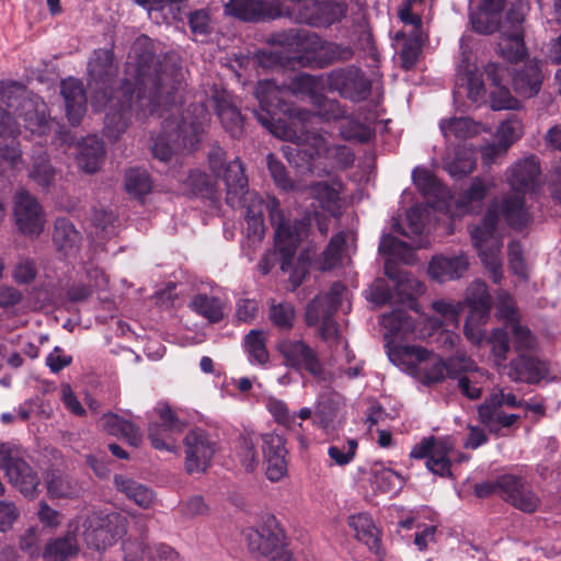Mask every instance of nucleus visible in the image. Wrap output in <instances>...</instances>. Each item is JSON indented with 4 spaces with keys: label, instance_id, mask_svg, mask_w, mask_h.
<instances>
[{
    "label": "nucleus",
    "instance_id": "nucleus-55",
    "mask_svg": "<svg viewBox=\"0 0 561 561\" xmlns=\"http://www.w3.org/2000/svg\"><path fill=\"white\" fill-rule=\"evenodd\" d=\"M295 20L298 23L319 26V1L317 0H299L293 7Z\"/></svg>",
    "mask_w": 561,
    "mask_h": 561
},
{
    "label": "nucleus",
    "instance_id": "nucleus-6",
    "mask_svg": "<svg viewBox=\"0 0 561 561\" xmlns=\"http://www.w3.org/2000/svg\"><path fill=\"white\" fill-rule=\"evenodd\" d=\"M94 105L103 107L105 111L103 134L111 140H116L126 131L135 114L139 118L149 117L158 114L162 115L169 106H160L157 112L145 114L140 112L137 102V91L133 89L131 81L124 79L118 90L106 100H94Z\"/></svg>",
    "mask_w": 561,
    "mask_h": 561
},
{
    "label": "nucleus",
    "instance_id": "nucleus-43",
    "mask_svg": "<svg viewBox=\"0 0 561 561\" xmlns=\"http://www.w3.org/2000/svg\"><path fill=\"white\" fill-rule=\"evenodd\" d=\"M266 334L262 330H251L244 336V347L252 364L266 366L270 360V353L266 347Z\"/></svg>",
    "mask_w": 561,
    "mask_h": 561
},
{
    "label": "nucleus",
    "instance_id": "nucleus-54",
    "mask_svg": "<svg viewBox=\"0 0 561 561\" xmlns=\"http://www.w3.org/2000/svg\"><path fill=\"white\" fill-rule=\"evenodd\" d=\"M381 324L392 334H407L413 329L412 318L403 309H397L390 313L383 314Z\"/></svg>",
    "mask_w": 561,
    "mask_h": 561
},
{
    "label": "nucleus",
    "instance_id": "nucleus-61",
    "mask_svg": "<svg viewBox=\"0 0 561 561\" xmlns=\"http://www.w3.org/2000/svg\"><path fill=\"white\" fill-rule=\"evenodd\" d=\"M346 4L337 1L319 2V26H329L340 20L346 14Z\"/></svg>",
    "mask_w": 561,
    "mask_h": 561
},
{
    "label": "nucleus",
    "instance_id": "nucleus-40",
    "mask_svg": "<svg viewBox=\"0 0 561 561\" xmlns=\"http://www.w3.org/2000/svg\"><path fill=\"white\" fill-rule=\"evenodd\" d=\"M114 483L118 491L124 493L129 500L134 501L140 507L148 508L152 504L153 493L146 485L122 474H116L114 477Z\"/></svg>",
    "mask_w": 561,
    "mask_h": 561
},
{
    "label": "nucleus",
    "instance_id": "nucleus-3",
    "mask_svg": "<svg viewBox=\"0 0 561 561\" xmlns=\"http://www.w3.org/2000/svg\"><path fill=\"white\" fill-rule=\"evenodd\" d=\"M127 72L134 76L133 89L137 91L140 112L154 113L160 106H173L175 94L182 85V73L163 66L156 56L153 42L146 35L133 44Z\"/></svg>",
    "mask_w": 561,
    "mask_h": 561
},
{
    "label": "nucleus",
    "instance_id": "nucleus-12",
    "mask_svg": "<svg viewBox=\"0 0 561 561\" xmlns=\"http://www.w3.org/2000/svg\"><path fill=\"white\" fill-rule=\"evenodd\" d=\"M0 467L4 470L9 482L24 496L37 495L41 482L37 472L11 444L0 443Z\"/></svg>",
    "mask_w": 561,
    "mask_h": 561
},
{
    "label": "nucleus",
    "instance_id": "nucleus-37",
    "mask_svg": "<svg viewBox=\"0 0 561 561\" xmlns=\"http://www.w3.org/2000/svg\"><path fill=\"white\" fill-rule=\"evenodd\" d=\"M500 401L496 403L484 402L479 407L480 421L490 432L497 433L502 427L512 426L518 419V414H507L501 410Z\"/></svg>",
    "mask_w": 561,
    "mask_h": 561
},
{
    "label": "nucleus",
    "instance_id": "nucleus-31",
    "mask_svg": "<svg viewBox=\"0 0 561 561\" xmlns=\"http://www.w3.org/2000/svg\"><path fill=\"white\" fill-rule=\"evenodd\" d=\"M468 265V260L463 255L435 256L428 265V274L437 282L444 283L461 277Z\"/></svg>",
    "mask_w": 561,
    "mask_h": 561
},
{
    "label": "nucleus",
    "instance_id": "nucleus-44",
    "mask_svg": "<svg viewBox=\"0 0 561 561\" xmlns=\"http://www.w3.org/2000/svg\"><path fill=\"white\" fill-rule=\"evenodd\" d=\"M501 34L502 39L499 43L501 55L512 62L520 60L526 54L523 32H508L503 28Z\"/></svg>",
    "mask_w": 561,
    "mask_h": 561
},
{
    "label": "nucleus",
    "instance_id": "nucleus-47",
    "mask_svg": "<svg viewBox=\"0 0 561 561\" xmlns=\"http://www.w3.org/2000/svg\"><path fill=\"white\" fill-rule=\"evenodd\" d=\"M296 312L295 308L290 302L283 301L276 304L274 300L271 301L268 308V318L273 325L279 330L289 331L294 327Z\"/></svg>",
    "mask_w": 561,
    "mask_h": 561
},
{
    "label": "nucleus",
    "instance_id": "nucleus-8",
    "mask_svg": "<svg viewBox=\"0 0 561 561\" xmlns=\"http://www.w3.org/2000/svg\"><path fill=\"white\" fill-rule=\"evenodd\" d=\"M345 286L341 282L332 284L330 289L316 296L306 308L305 321L307 327H314L320 323V337L330 346L337 344L341 335L334 314L341 306Z\"/></svg>",
    "mask_w": 561,
    "mask_h": 561
},
{
    "label": "nucleus",
    "instance_id": "nucleus-49",
    "mask_svg": "<svg viewBox=\"0 0 561 561\" xmlns=\"http://www.w3.org/2000/svg\"><path fill=\"white\" fill-rule=\"evenodd\" d=\"M56 171L46 156H38L34 159L30 178L39 186L48 191L55 184Z\"/></svg>",
    "mask_w": 561,
    "mask_h": 561
},
{
    "label": "nucleus",
    "instance_id": "nucleus-5",
    "mask_svg": "<svg viewBox=\"0 0 561 561\" xmlns=\"http://www.w3.org/2000/svg\"><path fill=\"white\" fill-rule=\"evenodd\" d=\"M45 104L38 98L26 96L25 88L18 82H0V136L20 133V119L32 131L41 130L47 123Z\"/></svg>",
    "mask_w": 561,
    "mask_h": 561
},
{
    "label": "nucleus",
    "instance_id": "nucleus-28",
    "mask_svg": "<svg viewBox=\"0 0 561 561\" xmlns=\"http://www.w3.org/2000/svg\"><path fill=\"white\" fill-rule=\"evenodd\" d=\"M67 118L71 125H79L87 111V95L81 81L68 78L60 83Z\"/></svg>",
    "mask_w": 561,
    "mask_h": 561
},
{
    "label": "nucleus",
    "instance_id": "nucleus-9",
    "mask_svg": "<svg viewBox=\"0 0 561 561\" xmlns=\"http://www.w3.org/2000/svg\"><path fill=\"white\" fill-rule=\"evenodd\" d=\"M316 33L300 30L289 28L274 33L271 36V43L277 45L270 51H262L260 62L264 67L285 66L289 59H297L300 64L306 65V57L311 56L313 37Z\"/></svg>",
    "mask_w": 561,
    "mask_h": 561
},
{
    "label": "nucleus",
    "instance_id": "nucleus-60",
    "mask_svg": "<svg viewBox=\"0 0 561 561\" xmlns=\"http://www.w3.org/2000/svg\"><path fill=\"white\" fill-rule=\"evenodd\" d=\"M488 192L486 185L476 178L471 185L466 190L459 198V206L466 211L473 210L474 204L479 205L485 197Z\"/></svg>",
    "mask_w": 561,
    "mask_h": 561
},
{
    "label": "nucleus",
    "instance_id": "nucleus-2",
    "mask_svg": "<svg viewBox=\"0 0 561 561\" xmlns=\"http://www.w3.org/2000/svg\"><path fill=\"white\" fill-rule=\"evenodd\" d=\"M254 93L260 110H253V115L275 136L290 142L282 147L288 163L300 174L313 172V160L328 150V140L320 131L306 127V123L313 117L311 112L289 107L272 80L260 81Z\"/></svg>",
    "mask_w": 561,
    "mask_h": 561
},
{
    "label": "nucleus",
    "instance_id": "nucleus-1",
    "mask_svg": "<svg viewBox=\"0 0 561 561\" xmlns=\"http://www.w3.org/2000/svg\"><path fill=\"white\" fill-rule=\"evenodd\" d=\"M227 172L225 176L227 204L232 208L244 209L248 229L259 237L264 233V210H268V217L275 230V248L282 256L280 268L289 273L290 283L294 287H298L308 273L309 259L300 254L294 263V257L301 238L310 227V218L304 217L291 224L282 214L276 199L265 204L257 193L250 192L242 164L236 162L228 167Z\"/></svg>",
    "mask_w": 561,
    "mask_h": 561
},
{
    "label": "nucleus",
    "instance_id": "nucleus-20",
    "mask_svg": "<svg viewBox=\"0 0 561 561\" xmlns=\"http://www.w3.org/2000/svg\"><path fill=\"white\" fill-rule=\"evenodd\" d=\"M14 217L19 230L27 236H38L44 228V216L38 201L26 191L14 196Z\"/></svg>",
    "mask_w": 561,
    "mask_h": 561
},
{
    "label": "nucleus",
    "instance_id": "nucleus-48",
    "mask_svg": "<svg viewBox=\"0 0 561 561\" xmlns=\"http://www.w3.org/2000/svg\"><path fill=\"white\" fill-rule=\"evenodd\" d=\"M345 241L343 232H339L330 239L319 261L321 271H331L340 264Z\"/></svg>",
    "mask_w": 561,
    "mask_h": 561
},
{
    "label": "nucleus",
    "instance_id": "nucleus-29",
    "mask_svg": "<svg viewBox=\"0 0 561 561\" xmlns=\"http://www.w3.org/2000/svg\"><path fill=\"white\" fill-rule=\"evenodd\" d=\"M543 80V75L537 60H529L514 69V91L524 96L531 98L538 94Z\"/></svg>",
    "mask_w": 561,
    "mask_h": 561
},
{
    "label": "nucleus",
    "instance_id": "nucleus-19",
    "mask_svg": "<svg viewBox=\"0 0 561 561\" xmlns=\"http://www.w3.org/2000/svg\"><path fill=\"white\" fill-rule=\"evenodd\" d=\"M160 417V423H150L148 437L156 449L173 451L175 450V436L181 434L186 427V423L181 421L169 405H160L156 409Z\"/></svg>",
    "mask_w": 561,
    "mask_h": 561
},
{
    "label": "nucleus",
    "instance_id": "nucleus-46",
    "mask_svg": "<svg viewBox=\"0 0 561 561\" xmlns=\"http://www.w3.org/2000/svg\"><path fill=\"white\" fill-rule=\"evenodd\" d=\"M308 195L318 201L319 207L331 214L335 211L339 202V193L327 182H316L308 187Z\"/></svg>",
    "mask_w": 561,
    "mask_h": 561
},
{
    "label": "nucleus",
    "instance_id": "nucleus-53",
    "mask_svg": "<svg viewBox=\"0 0 561 561\" xmlns=\"http://www.w3.org/2000/svg\"><path fill=\"white\" fill-rule=\"evenodd\" d=\"M186 184L192 193L197 196L213 198L216 194V183L202 171H191Z\"/></svg>",
    "mask_w": 561,
    "mask_h": 561
},
{
    "label": "nucleus",
    "instance_id": "nucleus-4",
    "mask_svg": "<svg viewBox=\"0 0 561 561\" xmlns=\"http://www.w3.org/2000/svg\"><path fill=\"white\" fill-rule=\"evenodd\" d=\"M175 112L178 108L172 112V117L164 119L151 148L153 157L163 162L182 149L197 148L208 121V113L202 104H191L179 116Z\"/></svg>",
    "mask_w": 561,
    "mask_h": 561
},
{
    "label": "nucleus",
    "instance_id": "nucleus-36",
    "mask_svg": "<svg viewBox=\"0 0 561 561\" xmlns=\"http://www.w3.org/2000/svg\"><path fill=\"white\" fill-rule=\"evenodd\" d=\"M215 107L224 128L233 138L243 133V117L240 111L224 95L215 98Z\"/></svg>",
    "mask_w": 561,
    "mask_h": 561
},
{
    "label": "nucleus",
    "instance_id": "nucleus-41",
    "mask_svg": "<svg viewBox=\"0 0 561 561\" xmlns=\"http://www.w3.org/2000/svg\"><path fill=\"white\" fill-rule=\"evenodd\" d=\"M439 129L446 140L466 139L476 136L480 126L469 117H451L442 119Z\"/></svg>",
    "mask_w": 561,
    "mask_h": 561
},
{
    "label": "nucleus",
    "instance_id": "nucleus-17",
    "mask_svg": "<svg viewBox=\"0 0 561 561\" xmlns=\"http://www.w3.org/2000/svg\"><path fill=\"white\" fill-rule=\"evenodd\" d=\"M493 208L496 220L494 227V236L492 239L499 241H502V233L500 229L502 217L505 219L506 224L515 230H522L531 220V216L525 206L524 195L516 192L507 194L502 202H492L489 205L482 221L486 218V216Z\"/></svg>",
    "mask_w": 561,
    "mask_h": 561
},
{
    "label": "nucleus",
    "instance_id": "nucleus-59",
    "mask_svg": "<svg viewBox=\"0 0 561 561\" xmlns=\"http://www.w3.org/2000/svg\"><path fill=\"white\" fill-rule=\"evenodd\" d=\"M266 408L277 423L286 426L287 428L295 430L296 426L302 428V424L296 423L295 415L290 414L287 404L284 401L276 398H268Z\"/></svg>",
    "mask_w": 561,
    "mask_h": 561
},
{
    "label": "nucleus",
    "instance_id": "nucleus-64",
    "mask_svg": "<svg viewBox=\"0 0 561 561\" xmlns=\"http://www.w3.org/2000/svg\"><path fill=\"white\" fill-rule=\"evenodd\" d=\"M506 330L513 335L515 350L519 354L535 347V336L531 334L530 330L523 327L519 321L506 327Z\"/></svg>",
    "mask_w": 561,
    "mask_h": 561
},
{
    "label": "nucleus",
    "instance_id": "nucleus-16",
    "mask_svg": "<svg viewBox=\"0 0 561 561\" xmlns=\"http://www.w3.org/2000/svg\"><path fill=\"white\" fill-rule=\"evenodd\" d=\"M329 88L352 102L366 100L371 91V81L365 72L354 66L333 69L328 75Z\"/></svg>",
    "mask_w": 561,
    "mask_h": 561
},
{
    "label": "nucleus",
    "instance_id": "nucleus-52",
    "mask_svg": "<svg viewBox=\"0 0 561 561\" xmlns=\"http://www.w3.org/2000/svg\"><path fill=\"white\" fill-rule=\"evenodd\" d=\"M450 449L451 445L447 439L438 443L436 449L426 461L428 470L440 477L449 474L450 461L448 459V453Z\"/></svg>",
    "mask_w": 561,
    "mask_h": 561
},
{
    "label": "nucleus",
    "instance_id": "nucleus-56",
    "mask_svg": "<svg viewBox=\"0 0 561 561\" xmlns=\"http://www.w3.org/2000/svg\"><path fill=\"white\" fill-rule=\"evenodd\" d=\"M340 134L345 140H355L362 144L368 142L374 136L371 128L353 118H346L341 123Z\"/></svg>",
    "mask_w": 561,
    "mask_h": 561
},
{
    "label": "nucleus",
    "instance_id": "nucleus-13",
    "mask_svg": "<svg viewBox=\"0 0 561 561\" xmlns=\"http://www.w3.org/2000/svg\"><path fill=\"white\" fill-rule=\"evenodd\" d=\"M276 351L283 364L294 370H305L312 377L324 380L325 369L316 348L302 339L283 337L277 341Z\"/></svg>",
    "mask_w": 561,
    "mask_h": 561
},
{
    "label": "nucleus",
    "instance_id": "nucleus-50",
    "mask_svg": "<svg viewBox=\"0 0 561 561\" xmlns=\"http://www.w3.org/2000/svg\"><path fill=\"white\" fill-rule=\"evenodd\" d=\"M312 102L317 106L318 112L317 114L311 113L313 117L309 121V123H311L312 119H314L317 116L327 122L336 121L344 117L345 112L341 103L336 100L328 99L322 94H316L313 95ZM306 124H308V122Z\"/></svg>",
    "mask_w": 561,
    "mask_h": 561
},
{
    "label": "nucleus",
    "instance_id": "nucleus-7",
    "mask_svg": "<svg viewBox=\"0 0 561 561\" xmlns=\"http://www.w3.org/2000/svg\"><path fill=\"white\" fill-rule=\"evenodd\" d=\"M379 252L387 255L385 274L394 282L396 290L401 298L412 299L425 293V285L411 273L399 267L397 261L410 263L412 249L391 234H383L379 243Z\"/></svg>",
    "mask_w": 561,
    "mask_h": 561
},
{
    "label": "nucleus",
    "instance_id": "nucleus-51",
    "mask_svg": "<svg viewBox=\"0 0 561 561\" xmlns=\"http://www.w3.org/2000/svg\"><path fill=\"white\" fill-rule=\"evenodd\" d=\"M371 482L381 492H388L393 489H400L403 479L400 473L390 468L375 466L371 469Z\"/></svg>",
    "mask_w": 561,
    "mask_h": 561
},
{
    "label": "nucleus",
    "instance_id": "nucleus-35",
    "mask_svg": "<svg viewBox=\"0 0 561 561\" xmlns=\"http://www.w3.org/2000/svg\"><path fill=\"white\" fill-rule=\"evenodd\" d=\"M77 524H70L66 536L49 541L43 553L44 561H65L78 550Z\"/></svg>",
    "mask_w": 561,
    "mask_h": 561
},
{
    "label": "nucleus",
    "instance_id": "nucleus-21",
    "mask_svg": "<svg viewBox=\"0 0 561 561\" xmlns=\"http://www.w3.org/2000/svg\"><path fill=\"white\" fill-rule=\"evenodd\" d=\"M261 439L266 477L270 481L277 482L287 473L285 438L275 432H271L263 434Z\"/></svg>",
    "mask_w": 561,
    "mask_h": 561
},
{
    "label": "nucleus",
    "instance_id": "nucleus-26",
    "mask_svg": "<svg viewBox=\"0 0 561 561\" xmlns=\"http://www.w3.org/2000/svg\"><path fill=\"white\" fill-rule=\"evenodd\" d=\"M354 57V49L348 45L324 42L316 34L311 56L306 57V65L324 68L333 62L348 61Z\"/></svg>",
    "mask_w": 561,
    "mask_h": 561
},
{
    "label": "nucleus",
    "instance_id": "nucleus-23",
    "mask_svg": "<svg viewBox=\"0 0 561 561\" xmlns=\"http://www.w3.org/2000/svg\"><path fill=\"white\" fill-rule=\"evenodd\" d=\"M505 0H481L477 10L469 13L472 28L481 34L501 33L506 27L502 24Z\"/></svg>",
    "mask_w": 561,
    "mask_h": 561
},
{
    "label": "nucleus",
    "instance_id": "nucleus-27",
    "mask_svg": "<svg viewBox=\"0 0 561 561\" xmlns=\"http://www.w3.org/2000/svg\"><path fill=\"white\" fill-rule=\"evenodd\" d=\"M540 165L536 157L531 156L515 163L507 176L513 191L523 194L534 191L540 183Z\"/></svg>",
    "mask_w": 561,
    "mask_h": 561
},
{
    "label": "nucleus",
    "instance_id": "nucleus-34",
    "mask_svg": "<svg viewBox=\"0 0 561 561\" xmlns=\"http://www.w3.org/2000/svg\"><path fill=\"white\" fill-rule=\"evenodd\" d=\"M466 302L468 304L471 320H488L492 307V298L485 283L473 282L467 289Z\"/></svg>",
    "mask_w": 561,
    "mask_h": 561
},
{
    "label": "nucleus",
    "instance_id": "nucleus-58",
    "mask_svg": "<svg viewBox=\"0 0 561 561\" xmlns=\"http://www.w3.org/2000/svg\"><path fill=\"white\" fill-rule=\"evenodd\" d=\"M208 164L214 175L221 178L225 181V176L228 167L238 162L242 164L239 158L233 159L230 162L226 161V151L218 145H213L208 151Z\"/></svg>",
    "mask_w": 561,
    "mask_h": 561
},
{
    "label": "nucleus",
    "instance_id": "nucleus-25",
    "mask_svg": "<svg viewBox=\"0 0 561 561\" xmlns=\"http://www.w3.org/2000/svg\"><path fill=\"white\" fill-rule=\"evenodd\" d=\"M506 375L512 381L538 383L548 375L547 364L530 355L519 354L510 364L504 365Z\"/></svg>",
    "mask_w": 561,
    "mask_h": 561
},
{
    "label": "nucleus",
    "instance_id": "nucleus-18",
    "mask_svg": "<svg viewBox=\"0 0 561 561\" xmlns=\"http://www.w3.org/2000/svg\"><path fill=\"white\" fill-rule=\"evenodd\" d=\"M185 468L188 473L204 472L216 453V444L201 428L190 431L184 438Z\"/></svg>",
    "mask_w": 561,
    "mask_h": 561
},
{
    "label": "nucleus",
    "instance_id": "nucleus-22",
    "mask_svg": "<svg viewBox=\"0 0 561 561\" xmlns=\"http://www.w3.org/2000/svg\"><path fill=\"white\" fill-rule=\"evenodd\" d=\"M224 12L243 22L274 20L280 15L277 8L264 0H229Z\"/></svg>",
    "mask_w": 561,
    "mask_h": 561
},
{
    "label": "nucleus",
    "instance_id": "nucleus-14",
    "mask_svg": "<svg viewBox=\"0 0 561 561\" xmlns=\"http://www.w3.org/2000/svg\"><path fill=\"white\" fill-rule=\"evenodd\" d=\"M495 220L496 217L493 208L481 224L470 229V236L482 263L490 273L491 279L493 283L499 284L503 277L502 264L499 259L502 241L492 239L494 236Z\"/></svg>",
    "mask_w": 561,
    "mask_h": 561
},
{
    "label": "nucleus",
    "instance_id": "nucleus-63",
    "mask_svg": "<svg viewBox=\"0 0 561 561\" xmlns=\"http://www.w3.org/2000/svg\"><path fill=\"white\" fill-rule=\"evenodd\" d=\"M490 104L493 111L518 110L520 107V102L503 84L494 87L491 91Z\"/></svg>",
    "mask_w": 561,
    "mask_h": 561
},
{
    "label": "nucleus",
    "instance_id": "nucleus-15",
    "mask_svg": "<svg viewBox=\"0 0 561 561\" xmlns=\"http://www.w3.org/2000/svg\"><path fill=\"white\" fill-rule=\"evenodd\" d=\"M118 66L114 60L112 49L100 48L93 51L88 64V85L94 100H106L108 95L115 94Z\"/></svg>",
    "mask_w": 561,
    "mask_h": 561
},
{
    "label": "nucleus",
    "instance_id": "nucleus-62",
    "mask_svg": "<svg viewBox=\"0 0 561 561\" xmlns=\"http://www.w3.org/2000/svg\"><path fill=\"white\" fill-rule=\"evenodd\" d=\"M523 134V125L515 115L504 121L497 131L496 137L502 145L510 148Z\"/></svg>",
    "mask_w": 561,
    "mask_h": 561
},
{
    "label": "nucleus",
    "instance_id": "nucleus-30",
    "mask_svg": "<svg viewBox=\"0 0 561 561\" xmlns=\"http://www.w3.org/2000/svg\"><path fill=\"white\" fill-rule=\"evenodd\" d=\"M103 142L96 136H88L77 144L76 160L81 170L95 173L104 158Z\"/></svg>",
    "mask_w": 561,
    "mask_h": 561
},
{
    "label": "nucleus",
    "instance_id": "nucleus-57",
    "mask_svg": "<svg viewBox=\"0 0 561 561\" xmlns=\"http://www.w3.org/2000/svg\"><path fill=\"white\" fill-rule=\"evenodd\" d=\"M422 50V36L419 33H413L403 43L400 51V59L404 69H411L417 61Z\"/></svg>",
    "mask_w": 561,
    "mask_h": 561
},
{
    "label": "nucleus",
    "instance_id": "nucleus-45",
    "mask_svg": "<svg viewBox=\"0 0 561 561\" xmlns=\"http://www.w3.org/2000/svg\"><path fill=\"white\" fill-rule=\"evenodd\" d=\"M125 188L135 198H141L152 190V181L144 169L133 168L125 173Z\"/></svg>",
    "mask_w": 561,
    "mask_h": 561
},
{
    "label": "nucleus",
    "instance_id": "nucleus-32",
    "mask_svg": "<svg viewBox=\"0 0 561 561\" xmlns=\"http://www.w3.org/2000/svg\"><path fill=\"white\" fill-rule=\"evenodd\" d=\"M348 525L355 531L357 540L362 541L378 557L383 556L380 542V531L368 514L360 513L348 517Z\"/></svg>",
    "mask_w": 561,
    "mask_h": 561
},
{
    "label": "nucleus",
    "instance_id": "nucleus-33",
    "mask_svg": "<svg viewBox=\"0 0 561 561\" xmlns=\"http://www.w3.org/2000/svg\"><path fill=\"white\" fill-rule=\"evenodd\" d=\"M100 426L108 435L123 437L134 447L141 443V434L138 427L115 413L103 414Z\"/></svg>",
    "mask_w": 561,
    "mask_h": 561
},
{
    "label": "nucleus",
    "instance_id": "nucleus-10",
    "mask_svg": "<svg viewBox=\"0 0 561 561\" xmlns=\"http://www.w3.org/2000/svg\"><path fill=\"white\" fill-rule=\"evenodd\" d=\"M248 548L255 558L263 561H294L285 546V536L275 517L271 516L257 528H249L245 534Z\"/></svg>",
    "mask_w": 561,
    "mask_h": 561
},
{
    "label": "nucleus",
    "instance_id": "nucleus-39",
    "mask_svg": "<svg viewBox=\"0 0 561 561\" xmlns=\"http://www.w3.org/2000/svg\"><path fill=\"white\" fill-rule=\"evenodd\" d=\"M81 240L80 232L67 218H58L55 221L53 242L59 252L68 254L76 250Z\"/></svg>",
    "mask_w": 561,
    "mask_h": 561
},
{
    "label": "nucleus",
    "instance_id": "nucleus-11",
    "mask_svg": "<svg viewBox=\"0 0 561 561\" xmlns=\"http://www.w3.org/2000/svg\"><path fill=\"white\" fill-rule=\"evenodd\" d=\"M83 539L85 543L102 550L114 545L127 531V518L117 512H93L83 523Z\"/></svg>",
    "mask_w": 561,
    "mask_h": 561
},
{
    "label": "nucleus",
    "instance_id": "nucleus-24",
    "mask_svg": "<svg viewBox=\"0 0 561 561\" xmlns=\"http://www.w3.org/2000/svg\"><path fill=\"white\" fill-rule=\"evenodd\" d=\"M502 484L504 486V500L515 508L525 513H534L538 508L539 497L522 478L503 474Z\"/></svg>",
    "mask_w": 561,
    "mask_h": 561
},
{
    "label": "nucleus",
    "instance_id": "nucleus-38",
    "mask_svg": "<svg viewBox=\"0 0 561 561\" xmlns=\"http://www.w3.org/2000/svg\"><path fill=\"white\" fill-rule=\"evenodd\" d=\"M188 307L210 323H217L225 317V305L218 297L198 294L192 298Z\"/></svg>",
    "mask_w": 561,
    "mask_h": 561
},
{
    "label": "nucleus",
    "instance_id": "nucleus-42",
    "mask_svg": "<svg viewBox=\"0 0 561 561\" xmlns=\"http://www.w3.org/2000/svg\"><path fill=\"white\" fill-rule=\"evenodd\" d=\"M476 168V157L472 148L458 147L454 157L446 162V171L456 179H462L470 174Z\"/></svg>",
    "mask_w": 561,
    "mask_h": 561
}]
</instances>
